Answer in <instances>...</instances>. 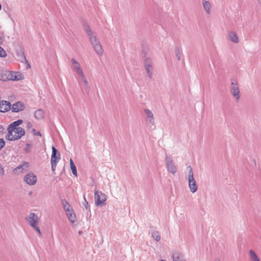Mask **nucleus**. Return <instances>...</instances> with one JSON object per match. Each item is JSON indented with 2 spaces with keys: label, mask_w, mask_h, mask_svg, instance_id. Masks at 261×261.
<instances>
[{
  "label": "nucleus",
  "mask_w": 261,
  "mask_h": 261,
  "mask_svg": "<svg viewBox=\"0 0 261 261\" xmlns=\"http://www.w3.org/2000/svg\"><path fill=\"white\" fill-rule=\"evenodd\" d=\"M143 113L146 122L149 125H153L155 120L152 111L148 108H145L143 109Z\"/></svg>",
  "instance_id": "10"
},
{
  "label": "nucleus",
  "mask_w": 261,
  "mask_h": 261,
  "mask_svg": "<svg viewBox=\"0 0 261 261\" xmlns=\"http://www.w3.org/2000/svg\"><path fill=\"white\" fill-rule=\"evenodd\" d=\"M172 258L173 261H186L184 254L177 251L173 252Z\"/></svg>",
  "instance_id": "18"
},
{
  "label": "nucleus",
  "mask_w": 261,
  "mask_h": 261,
  "mask_svg": "<svg viewBox=\"0 0 261 261\" xmlns=\"http://www.w3.org/2000/svg\"><path fill=\"white\" fill-rule=\"evenodd\" d=\"M230 93L235 100L239 101L241 98V92L238 82L235 80H231L230 85Z\"/></svg>",
  "instance_id": "7"
},
{
  "label": "nucleus",
  "mask_w": 261,
  "mask_h": 261,
  "mask_svg": "<svg viewBox=\"0 0 261 261\" xmlns=\"http://www.w3.org/2000/svg\"><path fill=\"white\" fill-rule=\"evenodd\" d=\"M227 38L232 43L238 44L240 42V39L237 32L230 30L227 33Z\"/></svg>",
  "instance_id": "12"
},
{
  "label": "nucleus",
  "mask_w": 261,
  "mask_h": 261,
  "mask_svg": "<svg viewBox=\"0 0 261 261\" xmlns=\"http://www.w3.org/2000/svg\"><path fill=\"white\" fill-rule=\"evenodd\" d=\"M24 181L29 186L35 185L37 181L36 175L33 172L26 174L23 177Z\"/></svg>",
  "instance_id": "11"
},
{
  "label": "nucleus",
  "mask_w": 261,
  "mask_h": 261,
  "mask_svg": "<svg viewBox=\"0 0 261 261\" xmlns=\"http://www.w3.org/2000/svg\"><path fill=\"white\" fill-rule=\"evenodd\" d=\"M70 169L72 171L73 174L75 176L77 177V175L76 167L74 165V163L72 159H70Z\"/></svg>",
  "instance_id": "26"
},
{
  "label": "nucleus",
  "mask_w": 261,
  "mask_h": 261,
  "mask_svg": "<svg viewBox=\"0 0 261 261\" xmlns=\"http://www.w3.org/2000/svg\"><path fill=\"white\" fill-rule=\"evenodd\" d=\"M29 167V164L28 162H23L21 164L13 170V172L15 175L19 174L27 171Z\"/></svg>",
  "instance_id": "14"
},
{
  "label": "nucleus",
  "mask_w": 261,
  "mask_h": 261,
  "mask_svg": "<svg viewBox=\"0 0 261 261\" xmlns=\"http://www.w3.org/2000/svg\"><path fill=\"white\" fill-rule=\"evenodd\" d=\"M145 68L147 72V74L151 76L152 75V66L151 63L150 62H146L145 64Z\"/></svg>",
  "instance_id": "24"
},
{
  "label": "nucleus",
  "mask_w": 261,
  "mask_h": 261,
  "mask_svg": "<svg viewBox=\"0 0 261 261\" xmlns=\"http://www.w3.org/2000/svg\"><path fill=\"white\" fill-rule=\"evenodd\" d=\"M79 77L81 81L83 83V87L85 90L86 92H89L90 89V86L85 74L80 76Z\"/></svg>",
  "instance_id": "21"
},
{
  "label": "nucleus",
  "mask_w": 261,
  "mask_h": 261,
  "mask_svg": "<svg viewBox=\"0 0 261 261\" xmlns=\"http://www.w3.org/2000/svg\"><path fill=\"white\" fill-rule=\"evenodd\" d=\"M8 81H19L23 79L22 74L18 72L9 71Z\"/></svg>",
  "instance_id": "15"
},
{
  "label": "nucleus",
  "mask_w": 261,
  "mask_h": 261,
  "mask_svg": "<svg viewBox=\"0 0 261 261\" xmlns=\"http://www.w3.org/2000/svg\"><path fill=\"white\" fill-rule=\"evenodd\" d=\"M25 219L30 225L40 235L41 233L39 227V221L37 215L35 213H31L26 217Z\"/></svg>",
  "instance_id": "5"
},
{
  "label": "nucleus",
  "mask_w": 261,
  "mask_h": 261,
  "mask_svg": "<svg viewBox=\"0 0 261 261\" xmlns=\"http://www.w3.org/2000/svg\"><path fill=\"white\" fill-rule=\"evenodd\" d=\"M258 3L261 6V0H256Z\"/></svg>",
  "instance_id": "35"
},
{
  "label": "nucleus",
  "mask_w": 261,
  "mask_h": 261,
  "mask_svg": "<svg viewBox=\"0 0 261 261\" xmlns=\"http://www.w3.org/2000/svg\"><path fill=\"white\" fill-rule=\"evenodd\" d=\"M248 257L249 261H261L258 255L253 249L248 251Z\"/></svg>",
  "instance_id": "19"
},
{
  "label": "nucleus",
  "mask_w": 261,
  "mask_h": 261,
  "mask_svg": "<svg viewBox=\"0 0 261 261\" xmlns=\"http://www.w3.org/2000/svg\"><path fill=\"white\" fill-rule=\"evenodd\" d=\"M62 203L68 220L74 224L76 221V217L72 207L65 199L62 200Z\"/></svg>",
  "instance_id": "4"
},
{
  "label": "nucleus",
  "mask_w": 261,
  "mask_h": 261,
  "mask_svg": "<svg viewBox=\"0 0 261 261\" xmlns=\"http://www.w3.org/2000/svg\"><path fill=\"white\" fill-rule=\"evenodd\" d=\"M185 175L186 178L188 181V187L190 191L193 194L195 193L198 190V186L194 177L193 169L191 166L187 167Z\"/></svg>",
  "instance_id": "2"
},
{
  "label": "nucleus",
  "mask_w": 261,
  "mask_h": 261,
  "mask_svg": "<svg viewBox=\"0 0 261 261\" xmlns=\"http://www.w3.org/2000/svg\"><path fill=\"white\" fill-rule=\"evenodd\" d=\"M151 236L153 239L157 242L160 241L161 240V236L159 232L157 231H153L151 233Z\"/></svg>",
  "instance_id": "27"
},
{
  "label": "nucleus",
  "mask_w": 261,
  "mask_h": 261,
  "mask_svg": "<svg viewBox=\"0 0 261 261\" xmlns=\"http://www.w3.org/2000/svg\"><path fill=\"white\" fill-rule=\"evenodd\" d=\"M4 130V127L2 125L0 124V134L3 133Z\"/></svg>",
  "instance_id": "32"
},
{
  "label": "nucleus",
  "mask_w": 261,
  "mask_h": 261,
  "mask_svg": "<svg viewBox=\"0 0 261 261\" xmlns=\"http://www.w3.org/2000/svg\"><path fill=\"white\" fill-rule=\"evenodd\" d=\"M176 57H177L178 60H180V56H179V55L177 54H176Z\"/></svg>",
  "instance_id": "33"
},
{
  "label": "nucleus",
  "mask_w": 261,
  "mask_h": 261,
  "mask_svg": "<svg viewBox=\"0 0 261 261\" xmlns=\"http://www.w3.org/2000/svg\"><path fill=\"white\" fill-rule=\"evenodd\" d=\"M7 53L6 51L0 46V57L2 58H5L7 56Z\"/></svg>",
  "instance_id": "28"
},
{
  "label": "nucleus",
  "mask_w": 261,
  "mask_h": 261,
  "mask_svg": "<svg viewBox=\"0 0 261 261\" xmlns=\"http://www.w3.org/2000/svg\"><path fill=\"white\" fill-rule=\"evenodd\" d=\"M160 261H166L165 259H162Z\"/></svg>",
  "instance_id": "37"
},
{
  "label": "nucleus",
  "mask_w": 261,
  "mask_h": 261,
  "mask_svg": "<svg viewBox=\"0 0 261 261\" xmlns=\"http://www.w3.org/2000/svg\"><path fill=\"white\" fill-rule=\"evenodd\" d=\"M34 116L37 119H42L44 117V112L41 109L37 110L34 112Z\"/></svg>",
  "instance_id": "22"
},
{
  "label": "nucleus",
  "mask_w": 261,
  "mask_h": 261,
  "mask_svg": "<svg viewBox=\"0 0 261 261\" xmlns=\"http://www.w3.org/2000/svg\"><path fill=\"white\" fill-rule=\"evenodd\" d=\"M22 123V120L19 119L16 121H14L11 123L8 127V128H19L18 126L20 125Z\"/></svg>",
  "instance_id": "25"
},
{
  "label": "nucleus",
  "mask_w": 261,
  "mask_h": 261,
  "mask_svg": "<svg viewBox=\"0 0 261 261\" xmlns=\"http://www.w3.org/2000/svg\"><path fill=\"white\" fill-rule=\"evenodd\" d=\"M71 62L72 63L73 70L75 72L78 77L85 74L80 64L75 59L72 58L71 59Z\"/></svg>",
  "instance_id": "13"
},
{
  "label": "nucleus",
  "mask_w": 261,
  "mask_h": 261,
  "mask_svg": "<svg viewBox=\"0 0 261 261\" xmlns=\"http://www.w3.org/2000/svg\"><path fill=\"white\" fill-rule=\"evenodd\" d=\"M5 171L3 165L0 163V177L4 176Z\"/></svg>",
  "instance_id": "29"
},
{
  "label": "nucleus",
  "mask_w": 261,
  "mask_h": 261,
  "mask_svg": "<svg viewBox=\"0 0 261 261\" xmlns=\"http://www.w3.org/2000/svg\"><path fill=\"white\" fill-rule=\"evenodd\" d=\"M5 141L3 138H0V150H1L5 146Z\"/></svg>",
  "instance_id": "30"
},
{
  "label": "nucleus",
  "mask_w": 261,
  "mask_h": 261,
  "mask_svg": "<svg viewBox=\"0 0 261 261\" xmlns=\"http://www.w3.org/2000/svg\"><path fill=\"white\" fill-rule=\"evenodd\" d=\"M60 160V154L54 146H52V153L51 155V165L53 171L56 170L57 164Z\"/></svg>",
  "instance_id": "9"
},
{
  "label": "nucleus",
  "mask_w": 261,
  "mask_h": 261,
  "mask_svg": "<svg viewBox=\"0 0 261 261\" xmlns=\"http://www.w3.org/2000/svg\"><path fill=\"white\" fill-rule=\"evenodd\" d=\"M32 133L34 135L38 136H41V133L37 131L35 129H33L32 130Z\"/></svg>",
  "instance_id": "31"
},
{
  "label": "nucleus",
  "mask_w": 261,
  "mask_h": 261,
  "mask_svg": "<svg viewBox=\"0 0 261 261\" xmlns=\"http://www.w3.org/2000/svg\"><path fill=\"white\" fill-rule=\"evenodd\" d=\"M165 167L167 172L172 175H175L177 172V168L172 158L166 155L165 159Z\"/></svg>",
  "instance_id": "6"
},
{
  "label": "nucleus",
  "mask_w": 261,
  "mask_h": 261,
  "mask_svg": "<svg viewBox=\"0 0 261 261\" xmlns=\"http://www.w3.org/2000/svg\"><path fill=\"white\" fill-rule=\"evenodd\" d=\"M2 7L1 4H0V11L2 10Z\"/></svg>",
  "instance_id": "36"
},
{
  "label": "nucleus",
  "mask_w": 261,
  "mask_h": 261,
  "mask_svg": "<svg viewBox=\"0 0 261 261\" xmlns=\"http://www.w3.org/2000/svg\"><path fill=\"white\" fill-rule=\"evenodd\" d=\"M3 43V40L2 38L0 37V44H2Z\"/></svg>",
  "instance_id": "34"
},
{
  "label": "nucleus",
  "mask_w": 261,
  "mask_h": 261,
  "mask_svg": "<svg viewBox=\"0 0 261 261\" xmlns=\"http://www.w3.org/2000/svg\"><path fill=\"white\" fill-rule=\"evenodd\" d=\"M9 71L0 70V80L3 81H8Z\"/></svg>",
  "instance_id": "23"
},
{
  "label": "nucleus",
  "mask_w": 261,
  "mask_h": 261,
  "mask_svg": "<svg viewBox=\"0 0 261 261\" xmlns=\"http://www.w3.org/2000/svg\"><path fill=\"white\" fill-rule=\"evenodd\" d=\"M84 29L94 53L97 56L102 57L104 54V49L100 41L88 25H85Z\"/></svg>",
  "instance_id": "1"
},
{
  "label": "nucleus",
  "mask_w": 261,
  "mask_h": 261,
  "mask_svg": "<svg viewBox=\"0 0 261 261\" xmlns=\"http://www.w3.org/2000/svg\"><path fill=\"white\" fill-rule=\"evenodd\" d=\"M202 3L206 13L210 14L212 13V5L211 3L206 0H203Z\"/></svg>",
  "instance_id": "20"
},
{
  "label": "nucleus",
  "mask_w": 261,
  "mask_h": 261,
  "mask_svg": "<svg viewBox=\"0 0 261 261\" xmlns=\"http://www.w3.org/2000/svg\"><path fill=\"white\" fill-rule=\"evenodd\" d=\"M11 108V104L6 100L0 101V112L6 113L9 111Z\"/></svg>",
  "instance_id": "16"
},
{
  "label": "nucleus",
  "mask_w": 261,
  "mask_h": 261,
  "mask_svg": "<svg viewBox=\"0 0 261 261\" xmlns=\"http://www.w3.org/2000/svg\"><path fill=\"white\" fill-rule=\"evenodd\" d=\"M8 133L6 136L9 141H15L20 139L25 134L24 129L19 128H7Z\"/></svg>",
  "instance_id": "3"
},
{
  "label": "nucleus",
  "mask_w": 261,
  "mask_h": 261,
  "mask_svg": "<svg viewBox=\"0 0 261 261\" xmlns=\"http://www.w3.org/2000/svg\"><path fill=\"white\" fill-rule=\"evenodd\" d=\"M107 200L106 195L102 192L96 190L94 192L95 204L98 206H101L105 204Z\"/></svg>",
  "instance_id": "8"
},
{
  "label": "nucleus",
  "mask_w": 261,
  "mask_h": 261,
  "mask_svg": "<svg viewBox=\"0 0 261 261\" xmlns=\"http://www.w3.org/2000/svg\"><path fill=\"white\" fill-rule=\"evenodd\" d=\"M12 106L11 110L13 112H18L24 109V105L23 102L17 101L14 103Z\"/></svg>",
  "instance_id": "17"
}]
</instances>
